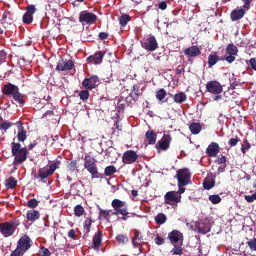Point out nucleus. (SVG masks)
<instances>
[{"instance_id":"31","label":"nucleus","mask_w":256,"mask_h":256,"mask_svg":"<svg viewBox=\"0 0 256 256\" xmlns=\"http://www.w3.org/2000/svg\"><path fill=\"white\" fill-rule=\"evenodd\" d=\"M16 180L12 176L8 178L4 181L6 186L8 188H14L16 186Z\"/></svg>"},{"instance_id":"15","label":"nucleus","mask_w":256,"mask_h":256,"mask_svg":"<svg viewBox=\"0 0 256 256\" xmlns=\"http://www.w3.org/2000/svg\"><path fill=\"white\" fill-rule=\"evenodd\" d=\"M100 82L99 78L96 76H92L89 78H85L82 82V86L88 89H93L97 86Z\"/></svg>"},{"instance_id":"11","label":"nucleus","mask_w":256,"mask_h":256,"mask_svg":"<svg viewBox=\"0 0 256 256\" xmlns=\"http://www.w3.org/2000/svg\"><path fill=\"white\" fill-rule=\"evenodd\" d=\"M171 140L172 138L170 134H164L156 144V148L158 152H160L161 151L167 150Z\"/></svg>"},{"instance_id":"46","label":"nucleus","mask_w":256,"mask_h":256,"mask_svg":"<svg viewBox=\"0 0 256 256\" xmlns=\"http://www.w3.org/2000/svg\"><path fill=\"white\" fill-rule=\"evenodd\" d=\"M79 96L80 100H86L89 97V92L87 90H82L80 92Z\"/></svg>"},{"instance_id":"3","label":"nucleus","mask_w":256,"mask_h":256,"mask_svg":"<svg viewBox=\"0 0 256 256\" xmlns=\"http://www.w3.org/2000/svg\"><path fill=\"white\" fill-rule=\"evenodd\" d=\"M60 162H53L38 170V174L34 175V178H40V180L44 182V180L52 175L56 170L58 168Z\"/></svg>"},{"instance_id":"43","label":"nucleus","mask_w":256,"mask_h":256,"mask_svg":"<svg viewBox=\"0 0 256 256\" xmlns=\"http://www.w3.org/2000/svg\"><path fill=\"white\" fill-rule=\"evenodd\" d=\"M116 172V168L113 166H110L106 168L104 174L106 176H110Z\"/></svg>"},{"instance_id":"24","label":"nucleus","mask_w":256,"mask_h":256,"mask_svg":"<svg viewBox=\"0 0 256 256\" xmlns=\"http://www.w3.org/2000/svg\"><path fill=\"white\" fill-rule=\"evenodd\" d=\"M104 54L101 52L95 53L94 55L90 56L87 58L89 62H93L95 64H99L102 62Z\"/></svg>"},{"instance_id":"1","label":"nucleus","mask_w":256,"mask_h":256,"mask_svg":"<svg viewBox=\"0 0 256 256\" xmlns=\"http://www.w3.org/2000/svg\"><path fill=\"white\" fill-rule=\"evenodd\" d=\"M2 92L5 95L12 96L14 100L20 105L23 106L24 104V96L20 92L17 86L8 83L4 86Z\"/></svg>"},{"instance_id":"49","label":"nucleus","mask_w":256,"mask_h":256,"mask_svg":"<svg viewBox=\"0 0 256 256\" xmlns=\"http://www.w3.org/2000/svg\"><path fill=\"white\" fill-rule=\"evenodd\" d=\"M176 245L174 246V247L170 250V253L172 254H182V250L180 246H176Z\"/></svg>"},{"instance_id":"50","label":"nucleus","mask_w":256,"mask_h":256,"mask_svg":"<svg viewBox=\"0 0 256 256\" xmlns=\"http://www.w3.org/2000/svg\"><path fill=\"white\" fill-rule=\"evenodd\" d=\"M240 141V139L236 136L234 138H231L228 141V144L230 146H236L238 142Z\"/></svg>"},{"instance_id":"29","label":"nucleus","mask_w":256,"mask_h":256,"mask_svg":"<svg viewBox=\"0 0 256 256\" xmlns=\"http://www.w3.org/2000/svg\"><path fill=\"white\" fill-rule=\"evenodd\" d=\"M175 102L181 104L184 102L187 98L186 94L183 92H179L174 95H172Z\"/></svg>"},{"instance_id":"63","label":"nucleus","mask_w":256,"mask_h":256,"mask_svg":"<svg viewBox=\"0 0 256 256\" xmlns=\"http://www.w3.org/2000/svg\"><path fill=\"white\" fill-rule=\"evenodd\" d=\"M22 254H23V253L16 248V250L12 252L10 256H20Z\"/></svg>"},{"instance_id":"52","label":"nucleus","mask_w":256,"mask_h":256,"mask_svg":"<svg viewBox=\"0 0 256 256\" xmlns=\"http://www.w3.org/2000/svg\"><path fill=\"white\" fill-rule=\"evenodd\" d=\"M12 123L8 122L7 121H4L1 124L2 129L6 131V130L8 129L10 127L12 126Z\"/></svg>"},{"instance_id":"51","label":"nucleus","mask_w":256,"mask_h":256,"mask_svg":"<svg viewBox=\"0 0 256 256\" xmlns=\"http://www.w3.org/2000/svg\"><path fill=\"white\" fill-rule=\"evenodd\" d=\"M245 200L249 202H252L256 200V192L251 196L246 195L244 196Z\"/></svg>"},{"instance_id":"16","label":"nucleus","mask_w":256,"mask_h":256,"mask_svg":"<svg viewBox=\"0 0 256 256\" xmlns=\"http://www.w3.org/2000/svg\"><path fill=\"white\" fill-rule=\"evenodd\" d=\"M138 156L134 150H129L124 152L122 157V161L126 164H131L135 162Z\"/></svg>"},{"instance_id":"14","label":"nucleus","mask_w":256,"mask_h":256,"mask_svg":"<svg viewBox=\"0 0 256 256\" xmlns=\"http://www.w3.org/2000/svg\"><path fill=\"white\" fill-rule=\"evenodd\" d=\"M171 243L175 246H181L183 240L182 234L178 230H174L168 236Z\"/></svg>"},{"instance_id":"62","label":"nucleus","mask_w":256,"mask_h":256,"mask_svg":"<svg viewBox=\"0 0 256 256\" xmlns=\"http://www.w3.org/2000/svg\"><path fill=\"white\" fill-rule=\"evenodd\" d=\"M235 56L229 54L226 58V60L229 63H232L235 60Z\"/></svg>"},{"instance_id":"25","label":"nucleus","mask_w":256,"mask_h":256,"mask_svg":"<svg viewBox=\"0 0 256 256\" xmlns=\"http://www.w3.org/2000/svg\"><path fill=\"white\" fill-rule=\"evenodd\" d=\"M16 124L18 128L17 134L18 139V141L24 142L26 138V132L24 130L21 122H18Z\"/></svg>"},{"instance_id":"23","label":"nucleus","mask_w":256,"mask_h":256,"mask_svg":"<svg viewBox=\"0 0 256 256\" xmlns=\"http://www.w3.org/2000/svg\"><path fill=\"white\" fill-rule=\"evenodd\" d=\"M246 10L242 8H237L232 11L230 18L232 21H236L242 18L245 14Z\"/></svg>"},{"instance_id":"44","label":"nucleus","mask_w":256,"mask_h":256,"mask_svg":"<svg viewBox=\"0 0 256 256\" xmlns=\"http://www.w3.org/2000/svg\"><path fill=\"white\" fill-rule=\"evenodd\" d=\"M116 239L120 244H124L128 242V238L126 235L119 234L116 236Z\"/></svg>"},{"instance_id":"20","label":"nucleus","mask_w":256,"mask_h":256,"mask_svg":"<svg viewBox=\"0 0 256 256\" xmlns=\"http://www.w3.org/2000/svg\"><path fill=\"white\" fill-rule=\"evenodd\" d=\"M219 151L218 144L216 142H212L206 148V154L210 156L215 157Z\"/></svg>"},{"instance_id":"61","label":"nucleus","mask_w":256,"mask_h":256,"mask_svg":"<svg viewBox=\"0 0 256 256\" xmlns=\"http://www.w3.org/2000/svg\"><path fill=\"white\" fill-rule=\"evenodd\" d=\"M68 236L69 238L75 239L76 238V232L74 230H70L68 232Z\"/></svg>"},{"instance_id":"8","label":"nucleus","mask_w":256,"mask_h":256,"mask_svg":"<svg viewBox=\"0 0 256 256\" xmlns=\"http://www.w3.org/2000/svg\"><path fill=\"white\" fill-rule=\"evenodd\" d=\"M97 19L96 15L88 10H84L80 12L79 16V21L82 25L87 24L88 25L94 24Z\"/></svg>"},{"instance_id":"58","label":"nucleus","mask_w":256,"mask_h":256,"mask_svg":"<svg viewBox=\"0 0 256 256\" xmlns=\"http://www.w3.org/2000/svg\"><path fill=\"white\" fill-rule=\"evenodd\" d=\"M142 239V236L140 232L138 230H134V237L132 239Z\"/></svg>"},{"instance_id":"7","label":"nucleus","mask_w":256,"mask_h":256,"mask_svg":"<svg viewBox=\"0 0 256 256\" xmlns=\"http://www.w3.org/2000/svg\"><path fill=\"white\" fill-rule=\"evenodd\" d=\"M84 161V168L91 174L92 178H98L96 160L89 156H86Z\"/></svg>"},{"instance_id":"60","label":"nucleus","mask_w":256,"mask_h":256,"mask_svg":"<svg viewBox=\"0 0 256 256\" xmlns=\"http://www.w3.org/2000/svg\"><path fill=\"white\" fill-rule=\"evenodd\" d=\"M155 242L158 245H161L164 242V239L162 238L157 236L154 239Z\"/></svg>"},{"instance_id":"38","label":"nucleus","mask_w":256,"mask_h":256,"mask_svg":"<svg viewBox=\"0 0 256 256\" xmlns=\"http://www.w3.org/2000/svg\"><path fill=\"white\" fill-rule=\"evenodd\" d=\"M110 210H104L102 209H100L99 210V216L98 218L100 220H108L110 214Z\"/></svg>"},{"instance_id":"40","label":"nucleus","mask_w":256,"mask_h":256,"mask_svg":"<svg viewBox=\"0 0 256 256\" xmlns=\"http://www.w3.org/2000/svg\"><path fill=\"white\" fill-rule=\"evenodd\" d=\"M120 24L122 26H124L130 20L128 15L124 14L118 18Z\"/></svg>"},{"instance_id":"30","label":"nucleus","mask_w":256,"mask_h":256,"mask_svg":"<svg viewBox=\"0 0 256 256\" xmlns=\"http://www.w3.org/2000/svg\"><path fill=\"white\" fill-rule=\"evenodd\" d=\"M214 185V180L212 176H208L204 180L203 186L205 189L210 190Z\"/></svg>"},{"instance_id":"48","label":"nucleus","mask_w":256,"mask_h":256,"mask_svg":"<svg viewBox=\"0 0 256 256\" xmlns=\"http://www.w3.org/2000/svg\"><path fill=\"white\" fill-rule=\"evenodd\" d=\"M68 170L72 172L76 171L78 172V166H77V162L76 160H72L70 162L68 165Z\"/></svg>"},{"instance_id":"19","label":"nucleus","mask_w":256,"mask_h":256,"mask_svg":"<svg viewBox=\"0 0 256 256\" xmlns=\"http://www.w3.org/2000/svg\"><path fill=\"white\" fill-rule=\"evenodd\" d=\"M196 228L199 233L206 234L210 231L209 224L206 220H201L196 223Z\"/></svg>"},{"instance_id":"39","label":"nucleus","mask_w":256,"mask_h":256,"mask_svg":"<svg viewBox=\"0 0 256 256\" xmlns=\"http://www.w3.org/2000/svg\"><path fill=\"white\" fill-rule=\"evenodd\" d=\"M74 214L78 217L84 215L85 214L84 208L80 204L76 205L74 208Z\"/></svg>"},{"instance_id":"18","label":"nucleus","mask_w":256,"mask_h":256,"mask_svg":"<svg viewBox=\"0 0 256 256\" xmlns=\"http://www.w3.org/2000/svg\"><path fill=\"white\" fill-rule=\"evenodd\" d=\"M74 66V62L71 60H62L58 62L56 70L58 71H64L70 70Z\"/></svg>"},{"instance_id":"59","label":"nucleus","mask_w":256,"mask_h":256,"mask_svg":"<svg viewBox=\"0 0 256 256\" xmlns=\"http://www.w3.org/2000/svg\"><path fill=\"white\" fill-rule=\"evenodd\" d=\"M250 65L252 68L256 70V60L254 58H252L249 60Z\"/></svg>"},{"instance_id":"64","label":"nucleus","mask_w":256,"mask_h":256,"mask_svg":"<svg viewBox=\"0 0 256 256\" xmlns=\"http://www.w3.org/2000/svg\"><path fill=\"white\" fill-rule=\"evenodd\" d=\"M108 34L105 32H101L98 34V37L100 40H105L108 37Z\"/></svg>"},{"instance_id":"42","label":"nucleus","mask_w":256,"mask_h":256,"mask_svg":"<svg viewBox=\"0 0 256 256\" xmlns=\"http://www.w3.org/2000/svg\"><path fill=\"white\" fill-rule=\"evenodd\" d=\"M166 92L164 88H161L156 92V98L159 100H162L166 96Z\"/></svg>"},{"instance_id":"37","label":"nucleus","mask_w":256,"mask_h":256,"mask_svg":"<svg viewBox=\"0 0 256 256\" xmlns=\"http://www.w3.org/2000/svg\"><path fill=\"white\" fill-rule=\"evenodd\" d=\"M219 60L220 58L216 54L209 55L208 57V64L209 67H212Z\"/></svg>"},{"instance_id":"56","label":"nucleus","mask_w":256,"mask_h":256,"mask_svg":"<svg viewBox=\"0 0 256 256\" xmlns=\"http://www.w3.org/2000/svg\"><path fill=\"white\" fill-rule=\"evenodd\" d=\"M142 242V239H132V244L136 248L139 246Z\"/></svg>"},{"instance_id":"33","label":"nucleus","mask_w":256,"mask_h":256,"mask_svg":"<svg viewBox=\"0 0 256 256\" xmlns=\"http://www.w3.org/2000/svg\"><path fill=\"white\" fill-rule=\"evenodd\" d=\"M189 128L192 134H196L200 132L202 126L199 123L192 122L190 125Z\"/></svg>"},{"instance_id":"10","label":"nucleus","mask_w":256,"mask_h":256,"mask_svg":"<svg viewBox=\"0 0 256 256\" xmlns=\"http://www.w3.org/2000/svg\"><path fill=\"white\" fill-rule=\"evenodd\" d=\"M178 185H186L190 181V174L188 169L184 168L176 172Z\"/></svg>"},{"instance_id":"55","label":"nucleus","mask_w":256,"mask_h":256,"mask_svg":"<svg viewBox=\"0 0 256 256\" xmlns=\"http://www.w3.org/2000/svg\"><path fill=\"white\" fill-rule=\"evenodd\" d=\"M244 142L245 144L242 145L241 148V150L243 154H244L246 150H248L250 147V144L246 140Z\"/></svg>"},{"instance_id":"9","label":"nucleus","mask_w":256,"mask_h":256,"mask_svg":"<svg viewBox=\"0 0 256 256\" xmlns=\"http://www.w3.org/2000/svg\"><path fill=\"white\" fill-rule=\"evenodd\" d=\"M142 47L148 51L152 52L158 48L156 38L150 34L148 38L140 42Z\"/></svg>"},{"instance_id":"5","label":"nucleus","mask_w":256,"mask_h":256,"mask_svg":"<svg viewBox=\"0 0 256 256\" xmlns=\"http://www.w3.org/2000/svg\"><path fill=\"white\" fill-rule=\"evenodd\" d=\"M206 89L208 92L214 95L213 98L214 100L222 99V96L220 94L222 92V86L218 82L212 80L207 82Z\"/></svg>"},{"instance_id":"36","label":"nucleus","mask_w":256,"mask_h":256,"mask_svg":"<svg viewBox=\"0 0 256 256\" xmlns=\"http://www.w3.org/2000/svg\"><path fill=\"white\" fill-rule=\"evenodd\" d=\"M226 53L230 55L236 56L238 52L237 47L232 44H228L226 48Z\"/></svg>"},{"instance_id":"17","label":"nucleus","mask_w":256,"mask_h":256,"mask_svg":"<svg viewBox=\"0 0 256 256\" xmlns=\"http://www.w3.org/2000/svg\"><path fill=\"white\" fill-rule=\"evenodd\" d=\"M36 8L32 4L28 6L26 8V12L22 17L23 22L27 24H30L33 20V14L36 12Z\"/></svg>"},{"instance_id":"2","label":"nucleus","mask_w":256,"mask_h":256,"mask_svg":"<svg viewBox=\"0 0 256 256\" xmlns=\"http://www.w3.org/2000/svg\"><path fill=\"white\" fill-rule=\"evenodd\" d=\"M12 154L14 156V164H18L24 162L27 158L28 152L26 148H22L19 143H12Z\"/></svg>"},{"instance_id":"34","label":"nucleus","mask_w":256,"mask_h":256,"mask_svg":"<svg viewBox=\"0 0 256 256\" xmlns=\"http://www.w3.org/2000/svg\"><path fill=\"white\" fill-rule=\"evenodd\" d=\"M166 216L163 213H159L154 217V220L157 224H164L166 221Z\"/></svg>"},{"instance_id":"12","label":"nucleus","mask_w":256,"mask_h":256,"mask_svg":"<svg viewBox=\"0 0 256 256\" xmlns=\"http://www.w3.org/2000/svg\"><path fill=\"white\" fill-rule=\"evenodd\" d=\"M32 244L30 238L27 235H24L18 240L16 248L24 254L30 248Z\"/></svg>"},{"instance_id":"4","label":"nucleus","mask_w":256,"mask_h":256,"mask_svg":"<svg viewBox=\"0 0 256 256\" xmlns=\"http://www.w3.org/2000/svg\"><path fill=\"white\" fill-rule=\"evenodd\" d=\"M20 222L18 220L0 224V232L4 237L12 236Z\"/></svg>"},{"instance_id":"27","label":"nucleus","mask_w":256,"mask_h":256,"mask_svg":"<svg viewBox=\"0 0 256 256\" xmlns=\"http://www.w3.org/2000/svg\"><path fill=\"white\" fill-rule=\"evenodd\" d=\"M146 139L148 144H154L156 140V135L153 130H148L146 134Z\"/></svg>"},{"instance_id":"57","label":"nucleus","mask_w":256,"mask_h":256,"mask_svg":"<svg viewBox=\"0 0 256 256\" xmlns=\"http://www.w3.org/2000/svg\"><path fill=\"white\" fill-rule=\"evenodd\" d=\"M225 162L226 157L225 156H218L216 160V162L218 164H224Z\"/></svg>"},{"instance_id":"35","label":"nucleus","mask_w":256,"mask_h":256,"mask_svg":"<svg viewBox=\"0 0 256 256\" xmlns=\"http://www.w3.org/2000/svg\"><path fill=\"white\" fill-rule=\"evenodd\" d=\"M92 224V218L90 217L86 218L83 224L84 232V234H87L90 232Z\"/></svg>"},{"instance_id":"45","label":"nucleus","mask_w":256,"mask_h":256,"mask_svg":"<svg viewBox=\"0 0 256 256\" xmlns=\"http://www.w3.org/2000/svg\"><path fill=\"white\" fill-rule=\"evenodd\" d=\"M246 244L252 250H256V238L250 240Z\"/></svg>"},{"instance_id":"41","label":"nucleus","mask_w":256,"mask_h":256,"mask_svg":"<svg viewBox=\"0 0 256 256\" xmlns=\"http://www.w3.org/2000/svg\"><path fill=\"white\" fill-rule=\"evenodd\" d=\"M208 200L213 204H218L221 201V198L218 194H212L208 196Z\"/></svg>"},{"instance_id":"53","label":"nucleus","mask_w":256,"mask_h":256,"mask_svg":"<svg viewBox=\"0 0 256 256\" xmlns=\"http://www.w3.org/2000/svg\"><path fill=\"white\" fill-rule=\"evenodd\" d=\"M40 253L42 256H50L51 254L50 250L48 248L43 246L40 248Z\"/></svg>"},{"instance_id":"22","label":"nucleus","mask_w":256,"mask_h":256,"mask_svg":"<svg viewBox=\"0 0 256 256\" xmlns=\"http://www.w3.org/2000/svg\"><path fill=\"white\" fill-rule=\"evenodd\" d=\"M40 214L38 211L35 210H30L27 211L26 218L27 222H34L40 218Z\"/></svg>"},{"instance_id":"54","label":"nucleus","mask_w":256,"mask_h":256,"mask_svg":"<svg viewBox=\"0 0 256 256\" xmlns=\"http://www.w3.org/2000/svg\"><path fill=\"white\" fill-rule=\"evenodd\" d=\"M244 4L242 6V8L245 10H249L250 8V3L252 2V0H242Z\"/></svg>"},{"instance_id":"13","label":"nucleus","mask_w":256,"mask_h":256,"mask_svg":"<svg viewBox=\"0 0 256 256\" xmlns=\"http://www.w3.org/2000/svg\"><path fill=\"white\" fill-rule=\"evenodd\" d=\"M164 198L166 204L176 206L178 203L180 201L181 196L178 192L171 191L166 194Z\"/></svg>"},{"instance_id":"21","label":"nucleus","mask_w":256,"mask_h":256,"mask_svg":"<svg viewBox=\"0 0 256 256\" xmlns=\"http://www.w3.org/2000/svg\"><path fill=\"white\" fill-rule=\"evenodd\" d=\"M184 53L188 58H194L200 54V50L196 46H192L186 48Z\"/></svg>"},{"instance_id":"32","label":"nucleus","mask_w":256,"mask_h":256,"mask_svg":"<svg viewBox=\"0 0 256 256\" xmlns=\"http://www.w3.org/2000/svg\"><path fill=\"white\" fill-rule=\"evenodd\" d=\"M2 20L4 23L10 24L14 20L13 15L9 12L6 11L2 14Z\"/></svg>"},{"instance_id":"28","label":"nucleus","mask_w":256,"mask_h":256,"mask_svg":"<svg viewBox=\"0 0 256 256\" xmlns=\"http://www.w3.org/2000/svg\"><path fill=\"white\" fill-rule=\"evenodd\" d=\"M142 94V90L140 89L138 86L135 85L133 86L132 92L126 98V100L129 98L135 100L138 96Z\"/></svg>"},{"instance_id":"47","label":"nucleus","mask_w":256,"mask_h":256,"mask_svg":"<svg viewBox=\"0 0 256 256\" xmlns=\"http://www.w3.org/2000/svg\"><path fill=\"white\" fill-rule=\"evenodd\" d=\"M38 202L35 198L31 199L27 202V206L30 208H35L38 206Z\"/></svg>"},{"instance_id":"26","label":"nucleus","mask_w":256,"mask_h":256,"mask_svg":"<svg viewBox=\"0 0 256 256\" xmlns=\"http://www.w3.org/2000/svg\"><path fill=\"white\" fill-rule=\"evenodd\" d=\"M102 234L98 232L96 233L92 238V248L95 250H98L102 242Z\"/></svg>"},{"instance_id":"6","label":"nucleus","mask_w":256,"mask_h":256,"mask_svg":"<svg viewBox=\"0 0 256 256\" xmlns=\"http://www.w3.org/2000/svg\"><path fill=\"white\" fill-rule=\"evenodd\" d=\"M112 206L115 210L112 213L114 215L121 214L122 216H126L128 214V205L125 202L114 199L112 202Z\"/></svg>"}]
</instances>
